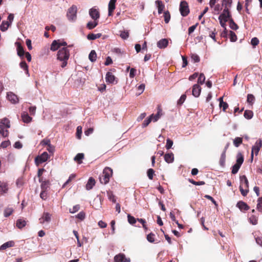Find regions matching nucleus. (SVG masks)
Returning <instances> with one entry per match:
<instances>
[{"mask_svg":"<svg viewBox=\"0 0 262 262\" xmlns=\"http://www.w3.org/2000/svg\"><path fill=\"white\" fill-rule=\"evenodd\" d=\"M57 59L62 61L61 65L62 68H64L67 65V61L70 57L69 50L66 47L60 49L57 54Z\"/></svg>","mask_w":262,"mask_h":262,"instance_id":"f257e3e1","label":"nucleus"},{"mask_svg":"<svg viewBox=\"0 0 262 262\" xmlns=\"http://www.w3.org/2000/svg\"><path fill=\"white\" fill-rule=\"evenodd\" d=\"M239 190L242 195L245 196L249 192V182L245 175L240 176Z\"/></svg>","mask_w":262,"mask_h":262,"instance_id":"f03ea898","label":"nucleus"},{"mask_svg":"<svg viewBox=\"0 0 262 262\" xmlns=\"http://www.w3.org/2000/svg\"><path fill=\"white\" fill-rule=\"evenodd\" d=\"M113 175V169L108 167H106L103 171L102 174L99 177V180L101 184H106L110 181V178Z\"/></svg>","mask_w":262,"mask_h":262,"instance_id":"7ed1b4c3","label":"nucleus"},{"mask_svg":"<svg viewBox=\"0 0 262 262\" xmlns=\"http://www.w3.org/2000/svg\"><path fill=\"white\" fill-rule=\"evenodd\" d=\"M243 162V155L241 152L238 153L237 155L236 162L232 167L231 172L232 174H236L238 172Z\"/></svg>","mask_w":262,"mask_h":262,"instance_id":"20e7f679","label":"nucleus"},{"mask_svg":"<svg viewBox=\"0 0 262 262\" xmlns=\"http://www.w3.org/2000/svg\"><path fill=\"white\" fill-rule=\"evenodd\" d=\"M77 8L75 5H72L68 10L67 16L69 20L74 21L77 18Z\"/></svg>","mask_w":262,"mask_h":262,"instance_id":"39448f33","label":"nucleus"},{"mask_svg":"<svg viewBox=\"0 0 262 262\" xmlns=\"http://www.w3.org/2000/svg\"><path fill=\"white\" fill-rule=\"evenodd\" d=\"M179 10L181 14L183 17L187 16L189 12L188 4L186 1H183L180 3Z\"/></svg>","mask_w":262,"mask_h":262,"instance_id":"423d86ee","label":"nucleus"},{"mask_svg":"<svg viewBox=\"0 0 262 262\" xmlns=\"http://www.w3.org/2000/svg\"><path fill=\"white\" fill-rule=\"evenodd\" d=\"M262 146V141L260 139H259L256 141L254 146H253L252 148V151L251 154V161H253V155L254 153L257 155L258 154V152L260 150V148H261Z\"/></svg>","mask_w":262,"mask_h":262,"instance_id":"0eeeda50","label":"nucleus"},{"mask_svg":"<svg viewBox=\"0 0 262 262\" xmlns=\"http://www.w3.org/2000/svg\"><path fill=\"white\" fill-rule=\"evenodd\" d=\"M49 158V156L48 154L46 151L43 152L40 156H38L35 158V164L38 166L39 164L47 161Z\"/></svg>","mask_w":262,"mask_h":262,"instance_id":"6e6552de","label":"nucleus"},{"mask_svg":"<svg viewBox=\"0 0 262 262\" xmlns=\"http://www.w3.org/2000/svg\"><path fill=\"white\" fill-rule=\"evenodd\" d=\"M231 17L229 9L224 8L223 13L219 16V19H223L225 22L230 20Z\"/></svg>","mask_w":262,"mask_h":262,"instance_id":"1a4fd4ad","label":"nucleus"},{"mask_svg":"<svg viewBox=\"0 0 262 262\" xmlns=\"http://www.w3.org/2000/svg\"><path fill=\"white\" fill-rule=\"evenodd\" d=\"M89 14L91 18L95 21H97L100 17V13L99 10L93 7L90 9Z\"/></svg>","mask_w":262,"mask_h":262,"instance_id":"9d476101","label":"nucleus"},{"mask_svg":"<svg viewBox=\"0 0 262 262\" xmlns=\"http://www.w3.org/2000/svg\"><path fill=\"white\" fill-rule=\"evenodd\" d=\"M117 0H110L108 5V15L112 16L114 14V12L116 9V4Z\"/></svg>","mask_w":262,"mask_h":262,"instance_id":"9b49d317","label":"nucleus"},{"mask_svg":"<svg viewBox=\"0 0 262 262\" xmlns=\"http://www.w3.org/2000/svg\"><path fill=\"white\" fill-rule=\"evenodd\" d=\"M115 262H130V259L126 258L125 255L123 253H119L115 256L114 258Z\"/></svg>","mask_w":262,"mask_h":262,"instance_id":"f8f14e48","label":"nucleus"},{"mask_svg":"<svg viewBox=\"0 0 262 262\" xmlns=\"http://www.w3.org/2000/svg\"><path fill=\"white\" fill-rule=\"evenodd\" d=\"M202 89L198 84H194L192 89V94L195 97H198L201 94Z\"/></svg>","mask_w":262,"mask_h":262,"instance_id":"ddd939ff","label":"nucleus"},{"mask_svg":"<svg viewBox=\"0 0 262 262\" xmlns=\"http://www.w3.org/2000/svg\"><path fill=\"white\" fill-rule=\"evenodd\" d=\"M7 99L12 103H16L18 102V98L15 94L12 92H9L7 94Z\"/></svg>","mask_w":262,"mask_h":262,"instance_id":"4468645a","label":"nucleus"},{"mask_svg":"<svg viewBox=\"0 0 262 262\" xmlns=\"http://www.w3.org/2000/svg\"><path fill=\"white\" fill-rule=\"evenodd\" d=\"M236 206L241 210V211H247L249 209V206L244 202L240 201L237 202L236 204Z\"/></svg>","mask_w":262,"mask_h":262,"instance_id":"2eb2a0df","label":"nucleus"},{"mask_svg":"<svg viewBox=\"0 0 262 262\" xmlns=\"http://www.w3.org/2000/svg\"><path fill=\"white\" fill-rule=\"evenodd\" d=\"M15 45L17 47V55L20 57H23L25 53L23 47L18 42H16Z\"/></svg>","mask_w":262,"mask_h":262,"instance_id":"dca6fc26","label":"nucleus"},{"mask_svg":"<svg viewBox=\"0 0 262 262\" xmlns=\"http://www.w3.org/2000/svg\"><path fill=\"white\" fill-rule=\"evenodd\" d=\"M51 215L48 212H44L39 219L40 223L43 224L44 222H49L51 221Z\"/></svg>","mask_w":262,"mask_h":262,"instance_id":"f3484780","label":"nucleus"},{"mask_svg":"<svg viewBox=\"0 0 262 262\" xmlns=\"http://www.w3.org/2000/svg\"><path fill=\"white\" fill-rule=\"evenodd\" d=\"M0 126H2L3 127H4L6 128H9L10 127V120L7 118H4L1 119Z\"/></svg>","mask_w":262,"mask_h":262,"instance_id":"a211bd4d","label":"nucleus"},{"mask_svg":"<svg viewBox=\"0 0 262 262\" xmlns=\"http://www.w3.org/2000/svg\"><path fill=\"white\" fill-rule=\"evenodd\" d=\"M168 44V41L167 39H162L157 42V46L160 49L165 48Z\"/></svg>","mask_w":262,"mask_h":262,"instance_id":"6ab92c4d","label":"nucleus"},{"mask_svg":"<svg viewBox=\"0 0 262 262\" xmlns=\"http://www.w3.org/2000/svg\"><path fill=\"white\" fill-rule=\"evenodd\" d=\"M14 246V242L12 241L7 242L0 246V250H4L8 248L12 247Z\"/></svg>","mask_w":262,"mask_h":262,"instance_id":"aec40b11","label":"nucleus"},{"mask_svg":"<svg viewBox=\"0 0 262 262\" xmlns=\"http://www.w3.org/2000/svg\"><path fill=\"white\" fill-rule=\"evenodd\" d=\"M21 118L25 123H29L32 121V117H30L26 112H24L21 114Z\"/></svg>","mask_w":262,"mask_h":262,"instance_id":"412c9836","label":"nucleus"},{"mask_svg":"<svg viewBox=\"0 0 262 262\" xmlns=\"http://www.w3.org/2000/svg\"><path fill=\"white\" fill-rule=\"evenodd\" d=\"M164 160L168 163H172L174 160V155L172 152L166 154L164 155Z\"/></svg>","mask_w":262,"mask_h":262,"instance_id":"4be33fe9","label":"nucleus"},{"mask_svg":"<svg viewBox=\"0 0 262 262\" xmlns=\"http://www.w3.org/2000/svg\"><path fill=\"white\" fill-rule=\"evenodd\" d=\"M155 4L158 8V13L161 14L162 13V11H163L165 6L164 4H163L162 1L161 0H157L155 2Z\"/></svg>","mask_w":262,"mask_h":262,"instance_id":"5701e85b","label":"nucleus"},{"mask_svg":"<svg viewBox=\"0 0 262 262\" xmlns=\"http://www.w3.org/2000/svg\"><path fill=\"white\" fill-rule=\"evenodd\" d=\"M106 81L109 83H112L115 79V76L111 72H107L105 77Z\"/></svg>","mask_w":262,"mask_h":262,"instance_id":"b1692460","label":"nucleus"},{"mask_svg":"<svg viewBox=\"0 0 262 262\" xmlns=\"http://www.w3.org/2000/svg\"><path fill=\"white\" fill-rule=\"evenodd\" d=\"M26 225V221L23 219H19L16 221V226L19 228L21 229Z\"/></svg>","mask_w":262,"mask_h":262,"instance_id":"393cba45","label":"nucleus"},{"mask_svg":"<svg viewBox=\"0 0 262 262\" xmlns=\"http://www.w3.org/2000/svg\"><path fill=\"white\" fill-rule=\"evenodd\" d=\"M95 184V180L92 178L90 177L88 180V182L86 185V189L87 190L91 189Z\"/></svg>","mask_w":262,"mask_h":262,"instance_id":"a878e982","label":"nucleus"},{"mask_svg":"<svg viewBox=\"0 0 262 262\" xmlns=\"http://www.w3.org/2000/svg\"><path fill=\"white\" fill-rule=\"evenodd\" d=\"M162 108L160 107V106H158L157 113L156 115L154 114L153 118L152 120L154 122H156L157 121H158L159 120V119L162 115Z\"/></svg>","mask_w":262,"mask_h":262,"instance_id":"bb28decb","label":"nucleus"},{"mask_svg":"<svg viewBox=\"0 0 262 262\" xmlns=\"http://www.w3.org/2000/svg\"><path fill=\"white\" fill-rule=\"evenodd\" d=\"M102 36L101 33L93 34L89 33L87 35V38L89 40H95L97 38H100Z\"/></svg>","mask_w":262,"mask_h":262,"instance_id":"cd10ccee","label":"nucleus"},{"mask_svg":"<svg viewBox=\"0 0 262 262\" xmlns=\"http://www.w3.org/2000/svg\"><path fill=\"white\" fill-rule=\"evenodd\" d=\"M59 40H54L51 46V50L53 51H56L60 47H59Z\"/></svg>","mask_w":262,"mask_h":262,"instance_id":"c85d7f7f","label":"nucleus"},{"mask_svg":"<svg viewBox=\"0 0 262 262\" xmlns=\"http://www.w3.org/2000/svg\"><path fill=\"white\" fill-rule=\"evenodd\" d=\"M9 131L8 128L0 126V134L4 137L6 138L9 136Z\"/></svg>","mask_w":262,"mask_h":262,"instance_id":"c756f323","label":"nucleus"},{"mask_svg":"<svg viewBox=\"0 0 262 262\" xmlns=\"http://www.w3.org/2000/svg\"><path fill=\"white\" fill-rule=\"evenodd\" d=\"M84 158V154L82 153L78 154L74 158V160L76 161L78 164H81L82 163V160Z\"/></svg>","mask_w":262,"mask_h":262,"instance_id":"7c9ffc66","label":"nucleus"},{"mask_svg":"<svg viewBox=\"0 0 262 262\" xmlns=\"http://www.w3.org/2000/svg\"><path fill=\"white\" fill-rule=\"evenodd\" d=\"M89 58L92 62H94L96 60L97 54L95 50H92L89 54Z\"/></svg>","mask_w":262,"mask_h":262,"instance_id":"2f4dec72","label":"nucleus"},{"mask_svg":"<svg viewBox=\"0 0 262 262\" xmlns=\"http://www.w3.org/2000/svg\"><path fill=\"white\" fill-rule=\"evenodd\" d=\"M98 21H89L86 24V27L89 30H92L95 28L98 25Z\"/></svg>","mask_w":262,"mask_h":262,"instance_id":"473e14b6","label":"nucleus"},{"mask_svg":"<svg viewBox=\"0 0 262 262\" xmlns=\"http://www.w3.org/2000/svg\"><path fill=\"white\" fill-rule=\"evenodd\" d=\"M154 114H151L148 118L145 119L142 123V127H145L148 125L152 120Z\"/></svg>","mask_w":262,"mask_h":262,"instance_id":"72a5a7b5","label":"nucleus"},{"mask_svg":"<svg viewBox=\"0 0 262 262\" xmlns=\"http://www.w3.org/2000/svg\"><path fill=\"white\" fill-rule=\"evenodd\" d=\"M225 161H226V154L225 151H224L221 156V158L220 159V164L222 167H224L225 165Z\"/></svg>","mask_w":262,"mask_h":262,"instance_id":"f704fd0d","label":"nucleus"},{"mask_svg":"<svg viewBox=\"0 0 262 262\" xmlns=\"http://www.w3.org/2000/svg\"><path fill=\"white\" fill-rule=\"evenodd\" d=\"M229 27L231 29L234 30H236L238 28V26L234 21L232 18H230L229 20Z\"/></svg>","mask_w":262,"mask_h":262,"instance_id":"c9c22d12","label":"nucleus"},{"mask_svg":"<svg viewBox=\"0 0 262 262\" xmlns=\"http://www.w3.org/2000/svg\"><path fill=\"white\" fill-rule=\"evenodd\" d=\"M244 116L245 118L247 119H250L253 117V112L250 110H246L244 112Z\"/></svg>","mask_w":262,"mask_h":262,"instance_id":"e433bc0d","label":"nucleus"},{"mask_svg":"<svg viewBox=\"0 0 262 262\" xmlns=\"http://www.w3.org/2000/svg\"><path fill=\"white\" fill-rule=\"evenodd\" d=\"M243 143V139L241 137H236L233 140V144L236 147H238Z\"/></svg>","mask_w":262,"mask_h":262,"instance_id":"4c0bfd02","label":"nucleus"},{"mask_svg":"<svg viewBox=\"0 0 262 262\" xmlns=\"http://www.w3.org/2000/svg\"><path fill=\"white\" fill-rule=\"evenodd\" d=\"M9 25L10 24L8 21H3L0 27L1 31L3 32L6 31L8 29Z\"/></svg>","mask_w":262,"mask_h":262,"instance_id":"58836bf2","label":"nucleus"},{"mask_svg":"<svg viewBox=\"0 0 262 262\" xmlns=\"http://www.w3.org/2000/svg\"><path fill=\"white\" fill-rule=\"evenodd\" d=\"M205 76L203 73H201L199 75V77L198 79V84H203L204 83L205 81Z\"/></svg>","mask_w":262,"mask_h":262,"instance_id":"ea45409f","label":"nucleus"},{"mask_svg":"<svg viewBox=\"0 0 262 262\" xmlns=\"http://www.w3.org/2000/svg\"><path fill=\"white\" fill-rule=\"evenodd\" d=\"M229 38L231 42H235L237 40V36L232 31H229Z\"/></svg>","mask_w":262,"mask_h":262,"instance_id":"a19ab883","label":"nucleus"},{"mask_svg":"<svg viewBox=\"0 0 262 262\" xmlns=\"http://www.w3.org/2000/svg\"><path fill=\"white\" fill-rule=\"evenodd\" d=\"M232 4V0H223L222 1V6L225 7V8L229 9L231 6Z\"/></svg>","mask_w":262,"mask_h":262,"instance_id":"79ce46f5","label":"nucleus"},{"mask_svg":"<svg viewBox=\"0 0 262 262\" xmlns=\"http://www.w3.org/2000/svg\"><path fill=\"white\" fill-rule=\"evenodd\" d=\"M13 208H6L5 210H4V216L5 217H8L11 214H12V213H13Z\"/></svg>","mask_w":262,"mask_h":262,"instance_id":"37998d69","label":"nucleus"},{"mask_svg":"<svg viewBox=\"0 0 262 262\" xmlns=\"http://www.w3.org/2000/svg\"><path fill=\"white\" fill-rule=\"evenodd\" d=\"M76 177V174H72L69 177L68 180L63 184L62 185V188L66 187V186L69 184L73 180H74Z\"/></svg>","mask_w":262,"mask_h":262,"instance_id":"c03bdc74","label":"nucleus"},{"mask_svg":"<svg viewBox=\"0 0 262 262\" xmlns=\"http://www.w3.org/2000/svg\"><path fill=\"white\" fill-rule=\"evenodd\" d=\"M255 101V97L252 94H248L247 95V101L249 104L252 105Z\"/></svg>","mask_w":262,"mask_h":262,"instance_id":"a18cd8bd","label":"nucleus"},{"mask_svg":"<svg viewBox=\"0 0 262 262\" xmlns=\"http://www.w3.org/2000/svg\"><path fill=\"white\" fill-rule=\"evenodd\" d=\"M164 21L165 23L167 24L169 23L170 19V14L169 11H167L164 13Z\"/></svg>","mask_w":262,"mask_h":262,"instance_id":"49530a36","label":"nucleus"},{"mask_svg":"<svg viewBox=\"0 0 262 262\" xmlns=\"http://www.w3.org/2000/svg\"><path fill=\"white\" fill-rule=\"evenodd\" d=\"M155 235L153 233H150L147 235V240L150 243H154L155 242Z\"/></svg>","mask_w":262,"mask_h":262,"instance_id":"de8ad7c7","label":"nucleus"},{"mask_svg":"<svg viewBox=\"0 0 262 262\" xmlns=\"http://www.w3.org/2000/svg\"><path fill=\"white\" fill-rule=\"evenodd\" d=\"M186 99V95L185 94H183L181 96L180 99L178 100L177 105H179V106L181 105L184 102Z\"/></svg>","mask_w":262,"mask_h":262,"instance_id":"09e8293b","label":"nucleus"},{"mask_svg":"<svg viewBox=\"0 0 262 262\" xmlns=\"http://www.w3.org/2000/svg\"><path fill=\"white\" fill-rule=\"evenodd\" d=\"M0 189L1 191H2L3 192L6 193L8 190V185L5 183H1L0 184Z\"/></svg>","mask_w":262,"mask_h":262,"instance_id":"8fccbe9b","label":"nucleus"},{"mask_svg":"<svg viewBox=\"0 0 262 262\" xmlns=\"http://www.w3.org/2000/svg\"><path fill=\"white\" fill-rule=\"evenodd\" d=\"M127 220L128 223L131 225H134L136 223V219L130 214L127 215Z\"/></svg>","mask_w":262,"mask_h":262,"instance_id":"3c124183","label":"nucleus"},{"mask_svg":"<svg viewBox=\"0 0 262 262\" xmlns=\"http://www.w3.org/2000/svg\"><path fill=\"white\" fill-rule=\"evenodd\" d=\"M154 173H155V171L152 168L148 169L147 171V176L150 180L153 179V177H154Z\"/></svg>","mask_w":262,"mask_h":262,"instance_id":"603ef678","label":"nucleus"},{"mask_svg":"<svg viewBox=\"0 0 262 262\" xmlns=\"http://www.w3.org/2000/svg\"><path fill=\"white\" fill-rule=\"evenodd\" d=\"M107 195L108 197V199L111 201L112 202L115 203L116 202V199L115 196L114 195L112 192H108Z\"/></svg>","mask_w":262,"mask_h":262,"instance_id":"864d4df0","label":"nucleus"},{"mask_svg":"<svg viewBox=\"0 0 262 262\" xmlns=\"http://www.w3.org/2000/svg\"><path fill=\"white\" fill-rule=\"evenodd\" d=\"M20 67L21 69H23V70H24L25 71H26V72L28 73V66L27 65V64L26 63V61H22L20 64Z\"/></svg>","mask_w":262,"mask_h":262,"instance_id":"5fc2aeb1","label":"nucleus"},{"mask_svg":"<svg viewBox=\"0 0 262 262\" xmlns=\"http://www.w3.org/2000/svg\"><path fill=\"white\" fill-rule=\"evenodd\" d=\"M258 203L257 204V209L260 212H262V197L259 198L257 200Z\"/></svg>","mask_w":262,"mask_h":262,"instance_id":"6e6d98bb","label":"nucleus"},{"mask_svg":"<svg viewBox=\"0 0 262 262\" xmlns=\"http://www.w3.org/2000/svg\"><path fill=\"white\" fill-rule=\"evenodd\" d=\"M51 144V141L49 139L45 138L40 142V145L42 146L47 145V147Z\"/></svg>","mask_w":262,"mask_h":262,"instance_id":"4d7b16f0","label":"nucleus"},{"mask_svg":"<svg viewBox=\"0 0 262 262\" xmlns=\"http://www.w3.org/2000/svg\"><path fill=\"white\" fill-rule=\"evenodd\" d=\"M189 182L195 185H203L205 184V182L204 181L196 182L194 181L193 179H189Z\"/></svg>","mask_w":262,"mask_h":262,"instance_id":"13d9d810","label":"nucleus"},{"mask_svg":"<svg viewBox=\"0 0 262 262\" xmlns=\"http://www.w3.org/2000/svg\"><path fill=\"white\" fill-rule=\"evenodd\" d=\"M249 220L253 225H256L257 223V217L253 214L250 216Z\"/></svg>","mask_w":262,"mask_h":262,"instance_id":"bf43d9fd","label":"nucleus"},{"mask_svg":"<svg viewBox=\"0 0 262 262\" xmlns=\"http://www.w3.org/2000/svg\"><path fill=\"white\" fill-rule=\"evenodd\" d=\"M172 145H173V141L169 138L167 139L166 144L165 146L166 149H169L170 148H171Z\"/></svg>","mask_w":262,"mask_h":262,"instance_id":"052dcab7","label":"nucleus"},{"mask_svg":"<svg viewBox=\"0 0 262 262\" xmlns=\"http://www.w3.org/2000/svg\"><path fill=\"white\" fill-rule=\"evenodd\" d=\"M128 36H129V33L128 31H121L120 37L122 39H126L128 37Z\"/></svg>","mask_w":262,"mask_h":262,"instance_id":"680f3d73","label":"nucleus"},{"mask_svg":"<svg viewBox=\"0 0 262 262\" xmlns=\"http://www.w3.org/2000/svg\"><path fill=\"white\" fill-rule=\"evenodd\" d=\"M191 58L195 62H198L200 60V57L195 53L191 54Z\"/></svg>","mask_w":262,"mask_h":262,"instance_id":"e2e57ef3","label":"nucleus"},{"mask_svg":"<svg viewBox=\"0 0 262 262\" xmlns=\"http://www.w3.org/2000/svg\"><path fill=\"white\" fill-rule=\"evenodd\" d=\"M82 134V127L80 126H78L77 127V130H76V136L78 139H81V136Z\"/></svg>","mask_w":262,"mask_h":262,"instance_id":"0e129e2a","label":"nucleus"},{"mask_svg":"<svg viewBox=\"0 0 262 262\" xmlns=\"http://www.w3.org/2000/svg\"><path fill=\"white\" fill-rule=\"evenodd\" d=\"M80 209V206L79 205H76L74 206H73L72 209H70L69 211L71 213H75L76 212L78 211Z\"/></svg>","mask_w":262,"mask_h":262,"instance_id":"69168bd1","label":"nucleus"},{"mask_svg":"<svg viewBox=\"0 0 262 262\" xmlns=\"http://www.w3.org/2000/svg\"><path fill=\"white\" fill-rule=\"evenodd\" d=\"M251 43L253 46H257L259 43V40L257 37H253L251 40Z\"/></svg>","mask_w":262,"mask_h":262,"instance_id":"338daca9","label":"nucleus"},{"mask_svg":"<svg viewBox=\"0 0 262 262\" xmlns=\"http://www.w3.org/2000/svg\"><path fill=\"white\" fill-rule=\"evenodd\" d=\"M10 145V142L9 140L5 141L2 142L0 146L2 148H6Z\"/></svg>","mask_w":262,"mask_h":262,"instance_id":"774afa93","label":"nucleus"}]
</instances>
